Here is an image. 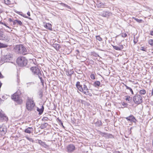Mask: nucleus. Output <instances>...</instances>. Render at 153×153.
<instances>
[{
  "label": "nucleus",
  "instance_id": "b1692460",
  "mask_svg": "<svg viewBox=\"0 0 153 153\" xmlns=\"http://www.w3.org/2000/svg\"><path fill=\"white\" fill-rule=\"evenodd\" d=\"M146 93V91L144 89L141 90L139 91V93L141 95L145 94Z\"/></svg>",
  "mask_w": 153,
  "mask_h": 153
},
{
  "label": "nucleus",
  "instance_id": "de8ad7c7",
  "mask_svg": "<svg viewBox=\"0 0 153 153\" xmlns=\"http://www.w3.org/2000/svg\"><path fill=\"white\" fill-rule=\"evenodd\" d=\"M24 17H25V18H27L29 19H31L29 17H27V16H23Z\"/></svg>",
  "mask_w": 153,
  "mask_h": 153
},
{
  "label": "nucleus",
  "instance_id": "4d7b16f0",
  "mask_svg": "<svg viewBox=\"0 0 153 153\" xmlns=\"http://www.w3.org/2000/svg\"><path fill=\"white\" fill-rule=\"evenodd\" d=\"M62 126V127H64V126H63H63Z\"/></svg>",
  "mask_w": 153,
  "mask_h": 153
},
{
  "label": "nucleus",
  "instance_id": "2eb2a0df",
  "mask_svg": "<svg viewBox=\"0 0 153 153\" xmlns=\"http://www.w3.org/2000/svg\"><path fill=\"white\" fill-rule=\"evenodd\" d=\"M74 73L73 71L71 70H68L66 71V74L69 76H71V75Z\"/></svg>",
  "mask_w": 153,
  "mask_h": 153
},
{
  "label": "nucleus",
  "instance_id": "cd10ccee",
  "mask_svg": "<svg viewBox=\"0 0 153 153\" xmlns=\"http://www.w3.org/2000/svg\"><path fill=\"white\" fill-rule=\"evenodd\" d=\"M17 25H19L20 26H22L23 25L22 22L20 20H17Z\"/></svg>",
  "mask_w": 153,
  "mask_h": 153
},
{
  "label": "nucleus",
  "instance_id": "6e6d98bb",
  "mask_svg": "<svg viewBox=\"0 0 153 153\" xmlns=\"http://www.w3.org/2000/svg\"><path fill=\"white\" fill-rule=\"evenodd\" d=\"M134 42L135 43H136L137 42H135V41L134 40Z\"/></svg>",
  "mask_w": 153,
  "mask_h": 153
},
{
  "label": "nucleus",
  "instance_id": "a18cd8bd",
  "mask_svg": "<svg viewBox=\"0 0 153 153\" xmlns=\"http://www.w3.org/2000/svg\"><path fill=\"white\" fill-rule=\"evenodd\" d=\"M150 35L152 36H153V31H151Z\"/></svg>",
  "mask_w": 153,
  "mask_h": 153
},
{
  "label": "nucleus",
  "instance_id": "c85d7f7f",
  "mask_svg": "<svg viewBox=\"0 0 153 153\" xmlns=\"http://www.w3.org/2000/svg\"><path fill=\"white\" fill-rule=\"evenodd\" d=\"M5 3L7 4H11V1L9 0H4Z\"/></svg>",
  "mask_w": 153,
  "mask_h": 153
},
{
  "label": "nucleus",
  "instance_id": "603ef678",
  "mask_svg": "<svg viewBox=\"0 0 153 153\" xmlns=\"http://www.w3.org/2000/svg\"><path fill=\"white\" fill-rule=\"evenodd\" d=\"M4 25L5 26H6L7 27V28H9V29H10V27H9L8 26H7V25H6V24H4Z\"/></svg>",
  "mask_w": 153,
  "mask_h": 153
},
{
  "label": "nucleus",
  "instance_id": "aec40b11",
  "mask_svg": "<svg viewBox=\"0 0 153 153\" xmlns=\"http://www.w3.org/2000/svg\"><path fill=\"white\" fill-rule=\"evenodd\" d=\"M123 84L125 86L126 89L129 90H130V91L131 92V94H134L133 91L132 89L131 88L128 87L124 83H123Z\"/></svg>",
  "mask_w": 153,
  "mask_h": 153
},
{
  "label": "nucleus",
  "instance_id": "c756f323",
  "mask_svg": "<svg viewBox=\"0 0 153 153\" xmlns=\"http://www.w3.org/2000/svg\"><path fill=\"white\" fill-rule=\"evenodd\" d=\"M39 97L40 99H42L43 96V92L42 91H40L39 92Z\"/></svg>",
  "mask_w": 153,
  "mask_h": 153
},
{
  "label": "nucleus",
  "instance_id": "0eeeda50",
  "mask_svg": "<svg viewBox=\"0 0 153 153\" xmlns=\"http://www.w3.org/2000/svg\"><path fill=\"white\" fill-rule=\"evenodd\" d=\"M133 101L137 105L140 104L143 102L142 97L139 94H136L133 98Z\"/></svg>",
  "mask_w": 153,
  "mask_h": 153
},
{
  "label": "nucleus",
  "instance_id": "c9c22d12",
  "mask_svg": "<svg viewBox=\"0 0 153 153\" xmlns=\"http://www.w3.org/2000/svg\"><path fill=\"white\" fill-rule=\"evenodd\" d=\"M113 47L114 49L117 51H120L119 48L118 46L113 45Z\"/></svg>",
  "mask_w": 153,
  "mask_h": 153
},
{
  "label": "nucleus",
  "instance_id": "dca6fc26",
  "mask_svg": "<svg viewBox=\"0 0 153 153\" xmlns=\"http://www.w3.org/2000/svg\"><path fill=\"white\" fill-rule=\"evenodd\" d=\"M97 6L99 8H103L104 7L105 4L102 2H98L97 4Z\"/></svg>",
  "mask_w": 153,
  "mask_h": 153
},
{
  "label": "nucleus",
  "instance_id": "4468645a",
  "mask_svg": "<svg viewBox=\"0 0 153 153\" xmlns=\"http://www.w3.org/2000/svg\"><path fill=\"white\" fill-rule=\"evenodd\" d=\"M37 111L39 112V114H42L43 111L44 110V107L43 105L41 106V108H39L38 107H37Z\"/></svg>",
  "mask_w": 153,
  "mask_h": 153
},
{
  "label": "nucleus",
  "instance_id": "7ed1b4c3",
  "mask_svg": "<svg viewBox=\"0 0 153 153\" xmlns=\"http://www.w3.org/2000/svg\"><path fill=\"white\" fill-rule=\"evenodd\" d=\"M35 104L33 98L28 97L26 102V108L28 111H31L34 110Z\"/></svg>",
  "mask_w": 153,
  "mask_h": 153
},
{
  "label": "nucleus",
  "instance_id": "5fc2aeb1",
  "mask_svg": "<svg viewBox=\"0 0 153 153\" xmlns=\"http://www.w3.org/2000/svg\"><path fill=\"white\" fill-rule=\"evenodd\" d=\"M153 95V88L152 89V95L151 96Z\"/></svg>",
  "mask_w": 153,
  "mask_h": 153
},
{
  "label": "nucleus",
  "instance_id": "4be33fe9",
  "mask_svg": "<svg viewBox=\"0 0 153 153\" xmlns=\"http://www.w3.org/2000/svg\"><path fill=\"white\" fill-rule=\"evenodd\" d=\"M100 84V82L99 81H96L94 82V85L96 87H98L99 86Z\"/></svg>",
  "mask_w": 153,
  "mask_h": 153
},
{
  "label": "nucleus",
  "instance_id": "1a4fd4ad",
  "mask_svg": "<svg viewBox=\"0 0 153 153\" xmlns=\"http://www.w3.org/2000/svg\"><path fill=\"white\" fill-rule=\"evenodd\" d=\"M0 40H2L7 42L9 41V39L3 34V32L0 30Z\"/></svg>",
  "mask_w": 153,
  "mask_h": 153
},
{
  "label": "nucleus",
  "instance_id": "a19ab883",
  "mask_svg": "<svg viewBox=\"0 0 153 153\" xmlns=\"http://www.w3.org/2000/svg\"><path fill=\"white\" fill-rule=\"evenodd\" d=\"M122 36L123 37H125L127 36V34L125 33H122Z\"/></svg>",
  "mask_w": 153,
  "mask_h": 153
},
{
  "label": "nucleus",
  "instance_id": "20e7f679",
  "mask_svg": "<svg viewBox=\"0 0 153 153\" xmlns=\"http://www.w3.org/2000/svg\"><path fill=\"white\" fill-rule=\"evenodd\" d=\"M30 70L34 75H37L40 79L42 83H43V80L42 77V74L39 69L36 67H33L30 68Z\"/></svg>",
  "mask_w": 153,
  "mask_h": 153
},
{
  "label": "nucleus",
  "instance_id": "ea45409f",
  "mask_svg": "<svg viewBox=\"0 0 153 153\" xmlns=\"http://www.w3.org/2000/svg\"><path fill=\"white\" fill-rule=\"evenodd\" d=\"M13 25H15L16 24H17V19L13 21Z\"/></svg>",
  "mask_w": 153,
  "mask_h": 153
},
{
  "label": "nucleus",
  "instance_id": "37998d69",
  "mask_svg": "<svg viewBox=\"0 0 153 153\" xmlns=\"http://www.w3.org/2000/svg\"><path fill=\"white\" fill-rule=\"evenodd\" d=\"M48 119V117H43V118L42 120H43L47 121Z\"/></svg>",
  "mask_w": 153,
  "mask_h": 153
},
{
  "label": "nucleus",
  "instance_id": "49530a36",
  "mask_svg": "<svg viewBox=\"0 0 153 153\" xmlns=\"http://www.w3.org/2000/svg\"><path fill=\"white\" fill-rule=\"evenodd\" d=\"M98 123H99V126H100L102 125V123L101 121L98 122Z\"/></svg>",
  "mask_w": 153,
  "mask_h": 153
},
{
  "label": "nucleus",
  "instance_id": "5701e85b",
  "mask_svg": "<svg viewBox=\"0 0 153 153\" xmlns=\"http://www.w3.org/2000/svg\"><path fill=\"white\" fill-rule=\"evenodd\" d=\"M126 100L127 101H128L129 102H131V101L132 98L129 96H126Z\"/></svg>",
  "mask_w": 153,
  "mask_h": 153
},
{
  "label": "nucleus",
  "instance_id": "f3484780",
  "mask_svg": "<svg viewBox=\"0 0 153 153\" xmlns=\"http://www.w3.org/2000/svg\"><path fill=\"white\" fill-rule=\"evenodd\" d=\"M45 27L51 30H52V25L51 24L49 23H47L45 25H44Z\"/></svg>",
  "mask_w": 153,
  "mask_h": 153
},
{
  "label": "nucleus",
  "instance_id": "2f4dec72",
  "mask_svg": "<svg viewBox=\"0 0 153 153\" xmlns=\"http://www.w3.org/2000/svg\"><path fill=\"white\" fill-rule=\"evenodd\" d=\"M149 43L152 46H153V39H149Z\"/></svg>",
  "mask_w": 153,
  "mask_h": 153
},
{
  "label": "nucleus",
  "instance_id": "ddd939ff",
  "mask_svg": "<svg viewBox=\"0 0 153 153\" xmlns=\"http://www.w3.org/2000/svg\"><path fill=\"white\" fill-rule=\"evenodd\" d=\"M24 131L25 133L28 134H30L33 133V128L31 127H28L25 129Z\"/></svg>",
  "mask_w": 153,
  "mask_h": 153
},
{
  "label": "nucleus",
  "instance_id": "72a5a7b5",
  "mask_svg": "<svg viewBox=\"0 0 153 153\" xmlns=\"http://www.w3.org/2000/svg\"><path fill=\"white\" fill-rule=\"evenodd\" d=\"M3 119V120H4L5 121H7L8 120V117L6 116H4L3 115V117L1 119V120Z\"/></svg>",
  "mask_w": 153,
  "mask_h": 153
},
{
  "label": "nucleus",
  "instance_id": "f8f14e48",
  "mask_svg": "<svg viewBox=\"0 0 153 153\" xmlns=\"http://www.w3.org/2000/svg\"><path fill=\"white\" fill-rule=\"evenodd\" d=\"M67 149L68 152H71L75 150V147L73 144H70L68 146Z\"/></svg>",
  "mask_w": 153,
  "mask_h": 153
},
{
  "label": "nucleus",
  "instance_id": "864d4df0",
  "mask_svg": "<svg viewBox=\"0 0 153 153\" xmlns=\"http://www.w3.org/2000/svg\"><path fill=\"white\" fill-rule=\"evenodd\" d=\"M59 121L61 123V125H62V126H63V123H62V122L60 120H59Z\"/></svg>",
  "mask_w": 153,
  "mask_h": 153
},
{
  "label": "nucleus",
  "instance_id": "7c9ffc66",
  "mask_svg": "<svg viewBox=\"0 0 153 153\" xmlns=\"http://www.w3.org/2000/svg\"><path fill=\"white\" fill-rule=\"evenodd\" d=\"M96 39L99 41H101L102 40V38H101L99 36H96Z\"/></svg>",
  "mask_w": 153,
  "mask_h": 153
},
{
  "label": "nucleus",
  "instance_id": "79ce46f5",
  "mask_svg": "<svg viewBox=\"0 0 153 153\" xmlns=\"http://www.w3.org/2000/svg\"><path fill=\"white\" fill-rule=\"evenodd\" d=\"M1 111L0 110V120L3 117V114H1Z\"/></svg>",
  "mask_w": 153,
  "mask_h": 153
},
{
  "label": "nucleus",
  "instance_id": "a878e982",
  "mask_svg": "<svg viewBox=\"0 0 153 153\" xmlns=\"http://www.w3.org/2000/svg\"><path fill=\"white\" fill-rule=\"evenodd\" d=\"M7 46L6 44L0 43V48H6Z\"/></svg>",
  "mask_w": 153,
  "mask_h": 153
},
{
  "label": "nucleus",
  "instance_id": "423d86ee",
  "mask_svg": "<svg viewBox=\"0 0 153 153\" xmlns=\"http://www.w3.org/2000/svg\"><path fill=\"white\" fill-rule=\"evenodd\" d=\"M20 96L17 92L12 95L11 98L18 104H20L22 103V100Z\"/></svg>",
  "mask_w": 153,
  "mask_h": 153
},
{
  "label": "nucleus",
  "instance_id": "bb28decb",
  "mask_svg": "<svg viewBox=\"0 0 153 153\" xmlns=\"http://www.w3.org/2000/svg\"><path fill=\"white\" fill-rule=\"evenodd\" d=\"M137 22L139 23H141L143 22V20L142 19H138L133 18Z\"/></svg>",
  "mask_w": 153,
  "mask_h": 153
},
{
  "label": "nucleus",
  "instance_id": "9b49d317",
  "mask_svg": "<svg viewBox=\"0 0 153 153\" xmlns=\"http://www.w3.org/2000/svg\"><path fill=\"white\" fill-rule=\"evenodd\" d=\"M125 118L127 121H129L131 122L136 123L137 121L136 119L133 115H130L128 117H125Z\"/></svg>",
  "mask_w": 153,
  "mask_h": 153
},
{
  "label": "nucleus",
  "instance_id": "473e14b6",
  "mask_svg": "<svg viewBox=\"0 0 153 153\" xmlns=\"http://www.w3.org/2000/svg\"><path fill=\"white\" fill-rule=\"evenodd\" d=\"M25 138L27 140H28L29 141H30V142H33V139L32 138H30V137H25Z\"/></svg>",
  "mask_w": 153,
  "mask_h": 153
},
{
  "label": "nucleus",
  "instance_id": "6ab92c4d",
  "mask_svg": "<svg viewBox=\"0 0 153 153\" xmlns=\"http://www.w3.org/2000/svg\"><path fill=\"white\" fill-rule=\"evenodd\" d=\"M48 125V124L47 123H45L41 125L40 128L42 129H43L45 128Z\"/></svg>",
  "mask_w": 153,
  "mask_h": 153
},
{
  "label": "nucleus",
  "instance_id": "a211bd4d",
  "mask_svg": "<svg viewBox=\"0 0 153 153\" xmlns=\"http://www.w3.org/2000/svg\"><path fill=\"white\" fill-rule=\"evenodd\" d=\"M12 57L10 55H6L4 57L5 60L6 62L10 60L12 58Z\"/></svg>",
  "mask_w": 153,
  "mask_h": 153
},
{
  "label": "nucleus",
  "instance_id": "f257e3e1",
  "mask_svg": "<svg viewBox=\"0 0 153 153\" xmlns=\"http://www.w3.org/2000/svg\"><path fill=\"white\" fill-rule=\"evenodd\" d=\"M88 83H85L83 84H81L78 81L76 84V86L77 88L80 92H82L84 94L86 95H89L90 96H92V94L89 91L87 87Z\"/></svg>",
  "mask_w": 153,
  "mask_h": 153
},
{
  "label": "nucleus",
  "instance_id": "412c9836",
  "mask_svg": "<svg viewBox=\"0 0 153 153\" xmlns=\"http://www.w3.org/2000/svg\"><path fill=\"white\" fill-rule=\"evenodd\" d=\"M59 4H60L62 6H64V7H67V8H68V9H71V7L70 6H69L68 5H67L66 4H65L64 3H59Z\"/></svg>",
  "mask_w": 153,
  "mask_h": 153
},
{
  "label": "nucleus",
  "instance_id": "8fccbe9b",
  "mask_svg": "<svg viewBox=\"0 0 153 153\" xmlns=\"http://www.w3.org/2000/svg\"><path fill=\"white\" fill-rule=\"evenodd\" d=\"M27 14L28 16H30V13L29 12H28L27 13Z\"/></svg>",
  "mask_w": 153,
  "mask_h": 153
},
{
  "label": "nucleus",
  "instance_id": "c03bdc74",
  "mask_svg": "<svg viewBox=\"0 0 153 153\" xmlns=\"http://www.w3.org/2000/svg\"><path fill=\"white\" fill-rule=\"evenodd\" d=\"M76 54L78 55V54L79 53V51L78 50H77L76 51Z\"/></svg>",
  "mask_w": 153,
  "mask_h": 153
},
{
  "label": "nucleus",
  "instance_id": "09e8293b",
  "mask_svg": "<svg viewBox=\"0 0 153 153\" xmlns=\"http://www.w3.org/2000/svg\"><path fill=\"white\" fill-rule=\"evenodd\" d=\"M3 77V76L2 75L1 73L0 72V78H2Z\"/></svg>",
  "mask_w": 153,
  "mask_h": 153
},
{
  "label": "nucleus",
  "instance_id": "9d476101",
  "mask_svg": "<svg viewBox=\"0 0 153 153\" xmlns=\"http://www.w3.org/2000/svg\"><path fill=\"white\" fill-rule=\"evenodd\" d=\"M100 15L104 17L108 18L112 15V13L109 11H104L100 13Z\"/></svg>",
  "mask_w": 153,
  "mask_h": 153
},
{
  "label": "nucleus",
  "instance_id": "e433bc0d",
  "mask_svg": "<svg viewBox=\"0 0 153 153\" xmlns=\"http://www.w3.org/2000/svg\"><path fill=\"white\" fill-rule=\"evenodd\" d=\"M118 46L119 48L120 51L123 48V46L122 45H119Z\"/></svg>",
  "mask_w": 153,
  "mask_h": 153
},
{
  "label": "nucleus",
  "instance_id": "f704fd0d",
  "mask_svg": "<svg viewBox=\"0 0 153 153\" xmlns=\"http://www.w3.org/2000/svg\"><path fill=\"white\" fill-rule=\"evenodd\" d=\"M91 78L92 79H95V76L94 74H91L90 76Z\"/></svg>",
  "mask_w": 153,
  "mask_h": 153
},
{
  "label": "nucleus",
  "instance_id": "3c124183",
  "mask_svg": "<svg viewBox=\"0 0 153 153\" xmlns=\"http://www.w3.org/2000/svg\"><path fill=\"white\" fill-rule=\"evenodd\" d=\"M9 21L10 22H13V20H12V19H11L10 18L9 19Z\"/></svg>",
  "mask_w": 153,
  "mask_h": 153
},
{
  "label": "nucleus",
  "instance_id": "6e6552de",
  "mask_svg": "<svg viewBox=\"0 0 153 153\" xmlns=\"http://www.w3.org/2000/svg\"><path fill=\"white\" fill-rule=\"evenodd\" d=\"M6 126L4 124H2L0 127V134L2 135L5 134L7 132Z\"/></svg>",
  "mask_w": 153,
  "mask_h": 153
},
{
  "label": "nucleus",
  "instance_id": "393cba45",
  "mask_svg": "<svg viewBox=\"0 0 153 153\" xmlns=\"http://www.w3.org/2000/svg\"><path fill=\"white\" fill-rule=\"evenodd\" d=\"M38 143L39 144H40V145H41L42 146H44V145H45V143L44 142L42 141V140H38Z\"/></svg>",
  "mask_w": 153,
  "mask_h": 153
},
{
  "label": "nucleus",
  "instance_id": "4c0bfd02",
  "mask_svg": "<svg viewBox=\"0 0 153 153\" xmlns=\"http://www.w3.org/2000/svg\"><path fill=\"white\" fill-rule=\"evenodd\" d=\"M140 49L141 50L143 51H146V48H144L143 47H141L140 48Z\"/></svg>",
  "mask_w": 153,
  "mask_h": 153
},
{
  "label": "nucleus",
  "instance_id": "58836bf2",
  "mask_svg": "<svg viewBox=\"0 0 153 153\" xmlns=\"http://www.w3.org/2000/svg\"><path fill=\"white\" fill-rule=\"evenodd\" d=\"M34 84V82H31L27 83V86L28 87L31 85H33Z\"/></svg>",
  "mask_w": 153,
  "mask_h": 153
},
{
  "label": "nucleus",
  "instance_id": "f03ea898",
  "mask_svg": "<svg viewBox=\"0 0 153 153\" xmlns=\"http://www.w3.org/2000/svg\"><path fill=\"white\" fill-rule=\"evenodd\" d=\"M14 51L17 53L26 55L27 53L26 48L22 45H18L14 48Z\"/></svg>",
  "mask_w": 153,
  "mask_h": 153
},
{
  "label": "nucleus",
  "instance_id": "39448f33",
  "mask_svg": "<svg viewBox=\"0 0 153 153\" xmlns=\"http://www.w3.org/2000/svg\"><path fill=\"white\" fill-rule=\"evenodd\" d=\"M16 62L18 65L20 66H25L27 64V61L24 57H19L17 59Z\"/></svg>",
  "mask_w": 153,
  "mask_h": 153
}]
</instances>
